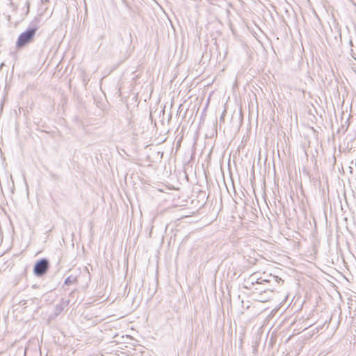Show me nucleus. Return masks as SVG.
<instances>
[{
    "label": "nucleus",
    "mask_w": 356,
    "mask_h": 356,
    "mask_svg": "<svg viewBox=\"0 0 356 356\" xmlns=\"http://www.w3.org/2000/svg\"><path fill=\"white\" fill-rule=\"evenodd\" d=\"M350 44L351 47L353 46L352 40H350Z\"/></svg>",
    "instance_id": "6e6552de"
},
{
    "label": "nucleus",
    "mask_w": 356,
    "mask_h": 356,
    "mask_svg": "<svg viewBox=\"0 0 356 356\" xmlns=\"http://www.w3.org/2000/svg\"><path fill=\"white\" fill-rule=\"evenodd\" d=\"M56 312L60 313L63 310V307L61 305H57L56 307Z\"/></svg>",
    "instance_id": "423d86ee"
},
{
    "label": "nucleus",
    "mask_w": 356,
    "mask_h": 356,
    "mask_svg": "<svg viewBox=\"0 0 356 356\" xmlns=\"http://www.w3.org/2000/svg\"><path fill=\"white\" fill-rule=\"evenodd\" d=\"M128 42H129V44H131V33H128Z\"/></svg>",
    "instance_id": "0eeeda50"
},
{
    "label": "nucleus",
    "mask_w": 356,
    "mask_h": 356,
    "mask_svg": "<svg viewBox=\"0 0 356 356\" xmlns=\"http://www.w3.org/2000/svg\"><path fill=\"white\" fill-rule=\"evenodd\" d=\"M264 282H270V280L261 277L259 273H254L245 280L244 287L250 290L254 286H260Z\"/></svg>",
    "instance_id": "f03ea898"
},
{
    "label": "nucleus",
    "mask_w": 356,
    "mask_h": 356,
    "mask_svg": "<svg viewBox=\"0 0 356 356\" xmlns=\"http://www.w3.org/2000/svg\"><path fill=\"white\" fill-rule=\"evenodd\" d=\"M75 279L72 278V277L69 276L67 277L65 280V284L70 285L74 283Z\"/></svg>",
    "instance_id": "39448f33"
},
{
    "label": "nucleus",
    "mask_w": 356,
    "mask_h": 356,
    "mask_svg": "<svg viewBox=\"0 0 356 356\" xmlns=\"http://www.w3.org/2000/svg\"><path fill=\"white\" fill-rule=\"evenodd\" d=\"M268 282H264V284H261L260 286H254L251 290L253 293V294L254 296H256L257 294L261 296L260 298H258V300L261 302H265L268 299V297H265V296H263V293H271L273 291V290L267 286V284Z\"/></svg>",
    "instance_id": "20e7f679"
},
{
    "label": "nucleus",
    "mask_w": 356,
    "mask_h": 356,
    "mask_svg": "<svg viewBox=\"0 0 356 356\" xmlns=\"http://www.w3.org/2000/svg\"><path fill=\"white\" fill-rule=\"evenodd\" d=\"M352 57L354 58L356 60V58L354 56L353 54H352Z\"/></svg>",
    "instance_id": "1a4fd4ad"
},
{
    "label": "nucleus",
    "mask_w": 356,
    "mask_h": 356,
    "mask_svg": "<svg viewBox=\"0 0 356 356\" xmlns=\"http://www.w3.org/2000/svg\"><path fill=\"white\" fill-rule=\"evenodd\" d=\"M37 29V28H31L21 33L16 42L17 47L22 48L29 44L33 38Z\"/></svg>",
    "instance_id": "f257e3e1"
},
{
    "label": "nucleus",
    "mask_w": 356,
    "mask_h": 356,
    "mask_svg": "<svg viewBox=\"0 0 356 356\" xmlns=\"http://www.w3.org/2000/svg\"><path fill=\"white\" fill-rule=\"evenodd\" d=\"M49 268V260L46 258H42L35 264L33 266V273L37 277H42L47 272Z\"/></svg>",
    "instance_id": "7ed1b4c3"
}]
</instances>
